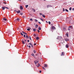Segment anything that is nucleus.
<instances>
[{"instance_id":"14","label":"nucleus","mask_w":74,"mask_h":74,"mask_svg":"<svg viewBox=\"0 0 74 74\" xmlns=\"http://www.w3.org/2000/svg\"><path fill=\"white\" fill-rule=\"evenodd\" d=\"M32 10H33L34 12H35V9H34V8H32Z\"/></svg>"},{"instance_id":"48","label":"nucleus","mask_w":74,"mask_h":74,"mask_svg":"<svg viewBox=\"0 0 74 74\" xmlns=\"http://www.w3.org/2000/svg\"><path fill=\"white\" fill-rule=\"evenodd\" d=\"M38 23H39V24H41V23H40V22H38Z\"/></svg>"},{"instance_id":"9","label":"nucleus","mask_w":74,"mask_h":74,"mask_svg":"<svg viewBox=\"0 0 74 74\" xmlns=\"http://www.w3.org/2000/svg\"><path fill=\"white\" fill-rule=\"evenodd\" d=\"M38 29L40 30H41V27H38Z\"/></svg>"},{"instance_id":"31","label":"nucleus","mask_w":74,"mask_h":74,"mask_svg":"<svg viewBox=\"0 0 74 74\" xmlns=\"http://www.w3.org/2000/svg\"><path fill=\"white\" fill-rule=\"evenodd\" d=\"M21 35H22V36H23V34L22 33V32L21 33Z\"/></svg>"},{"instance_id":"40","label":"nucleus","mask_w":74,"mask_h":74,"mask_svg":"<svg viewBox=\"0 0 74 74\" xmlns=\"http://www.w3.org/2000/svg\"><path fill=\"white\" fill-rule=\"evenodd\" d=\"M30 21H33V19H32V18H31L30 19Z\"/></svg>"},{"instance_id":"32","label":"nucleus","mask_w":74,"mask_h":74,"mask_svg":"<svg viewBox=\"0 0 74 74\" xmlns=\"http://www.w3.org/2000/svg\"><path fill=\"white\" fill-rule=\"evenodd\" d=\"M5 8H6V9H9V8L7 7H5Z\"/></svg>"},{"instance_id":"63","label":"nucleus","mask_w":74,"mask_h":74,"mask_svg":"<svg viewBox=\"0 0 74 74\" xmlns=\"http://www.w3.org/2000/svg\"><path fill=\"white\" fill-rule=\"evenodd\" d=\"M29 27H27V28H29Z\"/></svg>"},{"instance_id":"39","label":"nucleus","mask_w":74,"mask_h":74,"mask_svg":"<svg viewBox=\"0 0 74 74\" xmlns=\"http://www.w3.org/2000/svg\"><path fill=\"white\" fill-rule=\"evenodd\" d=\"M35 22H37L38 21L37 20H36V19H35Z\"/></svg>"},{"instance_id":"33","label":"nucleus","mask_w":74,"mask_h":74,"mask_svg":"<svg viewBox=\"0 0 74 74\" xmlns=\"http://www.w3.org/2000/svg\"><path fill=\"white\" fill-rule=\"evenodd\" d=\"M16 20H17V21H19V18H17L16 19Z\"/></svg>"},{"instance_id":"1","label":"nucleus","mask_w":74,"mask_h":74,"mask_svg":"<svg viewBox=\"0 0 74 74\" xmlns=\"http://www.w3.org/2000/svg\"><path fill=\"white\" fill-rule=\"evenodd\" d=\"M64 40L66 41H68L69 40V39L68 38H65L64 39Z\"/></svg>"},{"instance_id":"57","label":"nucleus","mask_w":74,"mask_h":74,"mask_svg":"<svg viewBox=\"0 0 74 74\" xmlns=\"http://www.w3.org/2000/svg\"><path fill=\"white\" fill-rule=\"evenodd\" d=\"M26 40H25V42H26Z\"/></svg>"},{"instance_id":"59","label":"nucleus","mask_w":74,"mask_h":74,"mask_svg":"<svg viewBox=\"0 0 74 74\" xmlns=\"http://www.w3.org/2000/svg\"><path fill=\"white\" fill-rule=\"evenodd\" d=\"M27 47H28V45H27Z\"/></svg>"},{"instance_id":"35","label":"nucleus","mask_w":74,"mask_h":74,"mask_svg":"<svg viewBox=\"0 0 74 74\" xmlns=\"http://www.w3.org/2000/svg\"><path fill=\"white\" fill-rule=\"evenodd\" d=\"M69 10L70 11H71V8H70L69 9Z\"/></svg>"},{"instance_id":"42","label":"nucleus","mask_w":74,"mask_h":74,"mask_svg":"<svg viewBox=\"0 0 74 74\" xmlns=\"http://www.w3.org/2000/svg\"><path fill=\"white\" fill-rule=\"evenodd\" d=\"M29 39H30L31 40H32V38H31V37L30 36H29Z\"/></svg>"},{"instance_id":"12","label":"nucleus","mask_w":74,"mask_h":74,"mask_svg":"<svg viewBox=\"0 0 74 74\" xmlns=\"http://www.w3.org/2000/svg\"><path fill=\"white\" fill-rule=\"evenodd\" d=\"M22 42L23 44H25V42H24V41H23V40H22Z\"/></svg>"},{"instance_id":"51","label":"nucleus","mask_w":74,"mask_h":74,"mask_svg":"<svg viewBox=\"0 0 74 74\" xmlns=\"http://www.w3.org/2000/svg\"><path fill=\"white\" fill-rule=\"evenodd\" d=\"M29 48H30L31 47V46H29Z\"/></svg>"},{"instance_id":"44","label":"nucleus","mask_w":74,"mask_h":74,"mask_svg":"<svg viewBox=\"0 0 74 74\" xmlns=\"http://www.w3.org/2000/svg\"><path fill=\"white\" fill-rule=\"evenodd\" d=\"M24 37H26V35L24 34Z\"/></svg>"},{"instance_id":"2","label":"nucleus","mask_w":74,"mask_h":74,"mask_svg":"<svg viewBox=\"0 0 74 74\" xmlns=\"http://www.w3.org/2000/svg\"><path fill=\"white\" fill-rule=\"evenodd\" d=\"M51 28L52 30H54V29H56L55 27H53V26L51 27Z\"/></svg>"},{"instance_id":"21","label":"nucleus","mask_w":74,"mask_h":74,"mask_svg":"<svg viewBox=\"0 0 74 74\" xmlns=\"http://www.w3.org/2000/svg\"><path fill=\"white\" fill-rule=\"evenodd\" d=\"M33 52H34V53H36V50H34L33 51Z\"/></svg>"},{"instance_id":"49","label":"nucleus","mask_w":74,"mask_h":74,"mask_svg":"<svg viewBox=\"0 0 74 74\" xmlns=\"http://www.w3.org/2000/svg\"><path fill=\"white\" fill-rule=\"evenodd\" d=\"M38 33H39L40 32V31H39V30H38Z\"/></svg>"},{"instance_id":"36","label":"nucleus","mask_w":74,"mask_h":74,"mask_svg":"<svg viewBox=\"0 0 74 74\" xmlns=\"http://www.w3.org/2000/svg\"><path fill=\"white\" fill-rule=\"evenodd\" d=\"M22 33H23L24 34H25V33L23 32V31H22Z\"/></svg>"},{"instance_id":"4","label":"nucleus","mask_w":74,"mask_h":74,"mask_svg":"<svg viewBox=\"0 0 74 74\" xmlns=\"http://www.w3.org/2000/svg\"><path fill=\"white\" fill-rule=\"evenodd\" d=\"M29 45H31L32 47H33V45L32 43H29Z\"/></svg>"},{"instance_id":"13","label":"nucleus","mask_w":74,"mask_h":74,"mask_svg":"<svg viewBox=\"0 0 74 74\" xmlns=\"http://www.w3.org/2000/svg\"><path fill=\"white\" fill-rule=\"evenodd\" d=\"M66 36L67 37H69V34L68 33H67L66 34Z\"/></svg>"},{"instance_id":"50","label":"nucleus","mask_w":74,"mask_h":74,"mask_svg":"<svg viewBox=\"0 0 74 74\" xmlns=\"http://www.w3.org/2000/svg\"><path fill=\"white\" fill-rule=\"evenodd\" d=\"M34 45H36V43H34Z\"/></svg>"},{"instance_id":"20","label":"nucleus","mask_w":74,"mask_h":74,"mask_svg":"<svg viewBox=\"0 0 74 74\" xmlns=\"http://www.w3.org/2000/svg\"><path fill=\"white\" fill-rule=\"evenodd\" d=\"M26 37L27 38H29V36L27 35H26Z\"/></svg>"},{"instance_id":"11","label":"nucleus","mask_w":74,"mask_h":74,"mask_svg":"<svg viewBox=\"0 0 74 74\" xmlns=\"http://www.w3.org/2000/svg\"><path fill=\"white\" fill-rule=\"evenodd\" d=\"M38 66H37V67H40V64L39 63H38Z\"/></svg>"},{"instance_id":"27","label":"nucleus","mask_w":74,"mask_h":74,"mask_svg":"<svg viewBox=\"0 0 74 74\" xmlns=\"http://www.w3.org/2000/svg\"><path fill=\"white\" fill-rule=\"evenodd\" d=\"M3 20H4V21H7V19L5 18H3Z\"/></svg>"},{"instance_id":"23","label":"nucleus","mask_w":74,"mask_h":74,"mask_svg":"<svg viewBox=\"0 0 74 74\" xmlns=\"http://www.w3.org/2000/svg\"><path fill=\"white\" fill-rule=\"evenodd\" d=\"M63 30L64 31H66V28H63Z\"/></svg>"},{"instance_id":"17","label":"nucleus","mask_w":74,"mask_h":74,"mask_svg":"<svg viewBox=\"0 0 74 74\" xmlns=\"http://www.w3.org/2000/svg\"><path fill=\"white\" fill-rule=\"evenodd\" d=\"M20 12L21 11L20 10H18V11H17V13H20Z\"/></svg>"},{"instance_id":"28","label":"nucleus","mask_w":74,"mask_h":74,"mask_svg":"<svg viewBox=\"0 0 74 74\" xmlns=\"http://www.w3.org/2000/svg\"><path fill=\"white\" fill-rule=\"evenodd\" d=\"M29 6V5H25V7H26V8H27V7Z\"/></svg>"},{"instance_id":"26","label":"nucleus","mask_w":74,"mask_h":74,"mask_svg":"<svg viewBox=\"0 0 74 74\" xmlns=\"http://www.w3.org/2000/svg\"><path fill=\"white\" fill-rule=\"evenodd\" d=\"M31 55H32V56H34V54L33 53H32V54H31Z\"/></svg>"},{"instance_id":"60","label":"nucleus","mask_w":74,"mask_h":74,"mask_svg":"<svg viewBox=\"0 0 74 74\" xmlns=\"http://www.w3.org/2000/svg\"><path fill=\"white\" fill-rule=\"evenodd\" d=\"M18 1H21V0H18Z\"/></svg>"},{"instance_id":"62","label":"nucleus","mask_w":74,"mask_h":74,"mask_svg":"<svg viewBox=\"0 0 74 74\" xmlns=\"http://www.w3.org/2000/svg\"><path fill=\"white\" fill-rule=\"evenodd\" d=\"M44 1H45V0H44Z\"/></svg>"},{"instance_id":"37","label":"nucleus","mask_w":74,"mask_h":74,"mask_svg":"<svg viewBox=\"0 0 74 74\" xmlns=\"http://www.w3.org/2000/svg\"><path fill=\"white\" fill-rule=\"evenodd\" d=\"M39 14L40 15H42V14L41 13H40Z\"/></svg>"},{"instance_id":"29","label":"nucleus","mask_w":74,"mask_h":74,"mask_svg":"<svg viewBox=\"0 0 74 74\" xmlns=\"http://www.w3.org/2000/svg\"><path fill=\"white\" fill-rule=\"evenodd\" d=\"M51 7V6H50V5H48L47 6V8H48L49 7Z\"/></svg>"},{"instance_id":"3","label":"nucleus","mask_w":74,"mask_h":74,"mask_svg":"<svg viewBox=\"0 0 74 74\" xmlns=\"http://www.w3.org/2000/svg\"><path fill=\"white\" fill-rule=\"evenodd\" d=\"M34 62H35V63L36 65V64H37V63H38V61H34Z\"/></svg>"},{"instance_id":"30","label":"nucleus","mask_w":74,"mask_h":74,"mask_svg":"<svg viewBox=\"0 0 74 74\" xmlns=\"http://www.w3.org/2000/svg\"><path fill=\"white\" fill-rule=\"evenodd\" d=\"M27 30H28V31H30V29H29V28H27Z\"/></svg>"},{"instance_id":"64","label":"nucleus","mask_w":74,"mask_h":74,"mask_svg":"<svg viewBox=\"0 0 74 74\" xmlns=\"http://www.w3.org/2000/svg\"><path fill=\"white\" fill-rule=\"evenodd\" d=\"M29 28V29H30V28Z\"/></svg>"},{"instance_id":"8","label":"nucleus","mask_w":74,"mask_h":74,"mask_svg":"<svg viewBox=\"0 0 74 74\" xmlns=\"http://www.w3.org/2000/svg\"><path fill=\"white\" fill-rule=\"evenodd\" d=\"M65 47H66V48H68L69 45H68L67 44L65 46Z\"/></svg>"},{"instance_id":"45","label":"nucleus","mask_w":74,"mask_h":74,"mask_svg":"<svg viewBox=\"0 0 74 74\" xmlns=\"http://www.w3.org/2000/svg\"><path fill=\"white\" fill-rule=\"evenodd\" d=\"M21 14V15H23V13H21V14Z\"/></svg>"},{"instance_id":"16","label":"nucleus","mask_w":74,"mask_h":74,"mask_svg":"<svg viewBox=\"0 0 74 74\" xmlns=\"http://www.w3.org/2000/svg\"><path fill=\"white\" fill-rule=\"evenodd\" d=\"M35 27L36 28H37V27H38V25H36L35 26Z\"/></svg>"},{"instance_id":"43","label":"nucleus","mask_w":74,"mask_h":74,"mask_svg":"<svg viewBox=\"0 0 74 74\" xmlns=\"http://www.w3.org/2000/svg\"><path fill=\"white\" fill-rule=\"evenodd\" d=\"M42 69H44V70H45V68H44V67H42Z\"/></svg>"},{"instance_id":"6","label":"nucleus","mask_w":74,"mask_h":74,"mask_svg":"<svg viewBox=\"0 0 74 74\" xmlns=\"http://www.w3.org/2000/svg\"><path fill=\"white\" fill-rule=\"evenodd\" d=\"M64 53L63 52H62V54L61 55V56H64Z\"/></svg>"},{"instance_id":"34","label":"nucleus","mask_w":74,"mask_h":74,"mask_svg":"<svg viewBox=\"0 0 74 74\" xmlns=\"http://www.w3.org/2000/svg\"><path fill=\"white\" fill-rule=\"evenodd\" d=\"M64 11H65V9H64V8H63V11L64 12Z\"/></svg>"},{"instance_id":"53","label":"nucleus","mask_w":74,"mask_h":74,"mask_svg":"<svg viewBox=\"0 0 74 74\" xmlns=\"http://www.w3.org/2000/svg\"><path fill=\"white\" fill-rule=\"evenodd\" d=\"M3 3H4L5 4H6V3L5 2H3Z\"/></svg>"},{"instance_id":"47","label":"nucleus","mask_w":74,"mask_h":74,"mask_svg":"<svg viewBox=\"0 0 74 74\" xmlns=\"http://www.w3.org/2000/svg\"><path fill=\"white\" fill-rule=\"evenodd\" d=\"M29 41H30L29 40H27V42H29Z\"/></svg>"},{"instance_id":"52","label":"nucleus","mask_w":74,"mask_h":74,"mask_svg":"<svg viewBox=\"0 0 74 74\" xmlns=\"http://www.w3.org/2000/svg\"><path fill=\"white\" fill-rule=\"evenodd\" d=\"M46 22L47 23H48V21H46Z\"/></svg>"},{"instance_id":"46","label":"nucleus","mask_w":74,"mask_h":74,"mask_svg":"<svg viewBox=\"0 0 74 74\" xmlns=\"http://www.w3.org/2000/svg\"><path fill=\"white\" fill-rule=\"evenodd\" d=\"M39 72L40 73H41V71H40Z\"/></svg>"},{"instance_id":"19","label":"nucleus","mask_w":74,"mask_h":74,"mask_svg":"<svg viewBox=\"0 0 74 74\" xmlns=\"http://www.w3.org/2000/svg\"><path fill=\"white\" fill-rule=\"evenodd\" d=\"M42 16H43V18H45V16L44 14L42 15Z\"/></svg>"},{"instance_id":"5","label":"nucleus","mask_w":74,"mask_h":74,"mask_svg":"<svg viewBox=\"0 0 74 74\" xmlns=\"http://www.w3.org/2000/svg\"><path fill=\"white\" fill-rule=\"evenodd\" d=\"M20 9H21V10H23V7H22V6H20Z\"/></svg>"},{"instance_id":"22","label":"nucleus","mask_w":74,"mask_h":74,"mask_svg":"<svg viewBox=\"0 0 74 74\" xmlns=\"http://www.w3.org/2000/svg\"><path fill=\"white\" fill-rule=\"evenodd\" d=\"M33 31H34V32H36V29H34Z\"/></svg>"},{"instance_id":"15","label":"nucleus","mask_w":74,"mask_h":74,"mask_svg":"<svg viewBox=\"0 0 74 74\" xmlns=\"http://www.w3.org/2000/svg\"><path fill=\"white\" fill-rule=\"evenodd\" d=\"M44 67H47V65L46 64H45Z\"/></svg>"},{"instance_id":"7","label":"nucleus","mask_w":74,"mask_h":74,"mask_svg":"<svg viewBox=\"0 0 74 74\" xmlns=\"http://www.w3.org/2000/svg\"><path fill=\"white\" fill-rule=\"evenodd\" d=\"M1 8L3 10H5V8L4 7H1Z\"/></svg>"},{"instance_id":"38","label":"nucleus","mask_w":74,"mask_h":74,"mask_svg":"<svg viewBox=\"0 0 74 74\" xmlns=\"http://www.w3.org/2000/svg\"><path fill=\"white\" fill-rule=\"evenodd\" d=\"M49 25H51V22H50V21H49Z\"/></svg>"},{"instance_id":"18","label":"nucleus","mask_w":74,"mask_h":74,"mask_svg":"<svg viewBox=\"0 0 74 74\" xmlns=\"http://www.w3.org/2000/svg\"><path fill=\"white\" fill-rule=\"evenodd\" d=\"M40 19L41 21H42V22H44V20H43V19L42 18H40Z\"/></svg>"},{"instance_id":"25","label":"nucleus","mask_w":74,"mask_h":74,"mask_svg":"<svg viewBox=\"0 0 74 74\" xmlns=\"http://www.w3.org/2000/svg\"><path fill=\"white\" fill-rule=\"evenodd\" d=\"M65 11H66L67 12H69V10H67V9H65Z\"/></svg>"},{"instance_id":"55","label":"nucleus","mask_w":74,"mask_h":74,"mask_svg":"<svg viewBox=\"0 0 74 74\" xmlns=\"http://www.w3.org/2000/svg\"><path fill=\"white\" fill-rule=\"evenodd\" d=\"M72 10H73V11H74V8H73V9H72Z\"/></svg>"},{"instance_id":"41","label":"nucleus","mask_w":74,"mask_h":74,"mask_svg":"<svg viewBox=\"0 0 74 74\" xmlns=\"http://www.w3.org/2000/svg\"><path fill=\"white\" fill-rule=\"evenodd\" d=\"M23 18H26V16H23Z\"/></svg>"},{"instance_id":"58","label":"nucleus","mask_w":74,"mask_h":74,"mask_svg":"<svg viewBox=\"0 0 74 74\" xmlns=\"http://www.w3.org/2000/svg\"><path fill=\"white\" fill-rule=\"evenodd\" d=\"M34 36H36V35L34 34Z\"/></svg>"},{"instance_id":"24","label":"nucleus","mask_w":74,"mask_h":74,"mask_svg":"<svg viewBox=\"0 0 74 74\" xmlns=\"http://www.w3.org/2000/svg\"><path fill=\"white\" fill-rule=\"evenodd\" d=\"M36 39V40H38L39 39V38L38 37H37Z\"/></svg>"},{"instance_id":"10","label":"nucleus","mask_w":74,"mask_h":74,"mask_svg":"<svg viewBox=\"0 0 74 74\" xmlns=\"http://www.w3.org/2000/svg\"><path fill=\"white\" fill-rule=\"evenodd\" d=\"M69 28H71V29H72L73 28V26H70L69 27Z\"/></svg>"},{"instance_id":"61","label":"nucleus","mask_w":74,"mask_h":74,"mask_svg":"<svg viewBox=\"0 0 74 74\" xmlns=\"http://www.w3.org/2000/svg\"><path fill=\"white\" fill-rule=\"evenodd\" d=\"M68 18H66V19H68Z\"/></svg>"},{"instance_id":"54","label":"nucleus","mask_w":74,"mask_h":74,"mask_svg":"<svg viewBox=\"0 0 74 74\" xmlns=\"http://www.w3.org/2000/svg\"><path fill=\"white\" fill-rule=\"evenodd\" d=\"M25 34H26V35H27V34L26 33H25Z\"/></svg>"},{"instance_id":"56","label":"nucleus","mask_w":74,"mask_h":74,"mask_svg":"<svg viewBox=\"0 0 74 74\" xmlns=\"http://www.w3.org/2000/svg\"><path fill=\"white\" fill-rule=\"evenodd\" d=\"M70 30V29L69 28L68 29V30Z\"/></svg>"}]
</instances>
